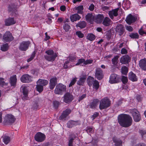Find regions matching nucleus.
<instances>
[{
    "label": "nucleus",
    "mask_w": 146,
    "mask_h": 146,
    "mask_svg": "<svg viewBox=\"0 0 146 146\" xmlns=\"http://www.w3.org/2000/svg\"><path fill=\"white\" fill-rule=\"evenodd\" d=\"M129 79L132 82H136L137 80V77L135 74L132 72H130L128 74Z\"/></svg>",
    "instance_id": "24"
},
{
    "label": "nucleus",
    "mask_w": 146,
    "mask_h": 146,
    "mask_svg": "<svg viewBox=\"0 0 146 146\" xmlns=\"http://www.w3.org/2000/svg\"><path fill=\"white\" fill-rule=\"evenodd\" d=\"M15 120V118L13 115L8 114L5 116L4 121L7 124L12 123L14 122Z\"/></svg>",
    "instance_id": "10"
},
{
    "label": "nucleus",
    "mask_w": 146,
    "mask_h": 146,
    "mask_svg": "<svg viewBox=\"0 0 146 146\" xmlns=\"http://www.w3.org/2000/svg\"><path fill=\"white\" fill-rule=\"evenodd\" d=\"M9 48L8 44L7 43L3 44L1 46V49L3 51H7Z\"/></svg>",
    "instance_id": "40"
},
{
    "label": "nucleus",
    "mask_w": 146,
    "mask_h": 146,
    "mask_svg": "<svg viewBox=\"0 0 146 146\" xmlns=\"http://www.w3.org/2000/svg\"><path fill=\"white\" fill-rule=\"evenodd\" d=\"M75 138L76 136L75 135L70 136L68 140V146H73V141Z\"/></svg>",
    "instance_id": "32"
},
{
    "label": "nucleus",
    "mask_w": 146,
    "mask_h": 146,
    "mask_svg": "<svg viewBox=\"0 0 146 146\" xmlns=\"http://www.w3.org/2000/svg\"><path fill=\"white\" fill-rule=\"evenodd\" d=\"M57 84V78L56 76L51 78L50 80L49 88L51 90H53Z\"/></svg>",
    "instance_id": "17"
},
{
    "label": "nucleus",
    "mask_w": 146,
    "mask_h": 146,
    "mask_svg": "<svg viewBox=\"0 0 146 146\" xmlns=\"http://www.w3.org/2000/svg\"><path fill=\"white\" fill-rule=\"evenodd\" d=\"M93 127L92 126H88L86 127L85 130L89 134L92 133L93 131Z\"/></svg>",
    "instance_id": "43"
},
{
    "label": "nucleus",
    "mask_w": 146,
    "mask_h": 146,
    "mask_svg": "<svg viewBox=\"0 0 146 146\" xmlns=\"http://www.w3.org/2000/svg\"><path fill=\"white\" fill-rule=\"evenodd\" d=\"M139 133L143 137V135L146 134V131L144 130L141 129L139 130Z\"/></svg>",
    "instance_id": "62"
},
{
    "label": "nucleus",
    "mask_w": 146,
    "mask_h": 146,
    "mask_svg": "<svg viewBox=\"0 0 146 146\" xmlns=\"http://www.w3.org/2000/svg\"><path fill=\"white\" fill-rule=\"evenodd\" d=\"M108 14L110 17L112 19H113L114 17H116L118 15V13L116 12L113 9L109 11Z\"/></svg>",
    "instance_id": "31"
},
{
    "label": "nucleus",
    "mask_w": 146,
    "mask_h": 146,
    "mask_svg": "<svg viewBox=\"0 0 146 146\" xmlns=\"http://www.w3.org/2000/svg\"><path fill=\"white\" fill-rule=\"evenodd\" d=\"M30 44V42L29 41H23L19 43V49L21 51H25L28 49Z\"/></svg>",
    "instance_id": "7"
},
{
    "label": "nucleus",
    "mask_w": 146,
    "mask_h": 146,
    "mask_svg": "<svg viewBox=\"0 0 146 146\" xmlns=\"http://www.w3.org/2000/svg\"><path fill=\"white\" fill-rule=\"evenodd\" d=\"M48 83V81L46 80L39 79L36 82V84H39L42 86L47 85Z\"/></svg>",
    "instance_id": "30"
},
{
    "label": "nucleus",
    "mask_w": 146,
    "mask_h": 146,
    "mask_svg": "<svg viewBox=\"0 0 146 146\" xmlns=\"http://www.w3.org/2000/svg\"><path fill=\"white\" fill-rule=\"evenodd\" d=\"M45 53L47 54L46 55H54V51L52 50H48L46 51Z\"/></svg>",
    "instance_id": "53"
},
{
    "label": "nucleus",
    "mask_w": 146,
    "mask_h": 146,
    "mask_svg": "<svg viewBox=\"0 0 146 146\" xmlns=\"http://www.w3.org/2000/svg\"><path fill=\"white\" fill-rule=\"evenodd\" d=\"M118 122L120 125L125 127H128L132 124V119L129 115L122 114L118 117Z\"/></svg>",
    "instance_id": "1"
},
{
    "label": "nucleus",
    "mask_w": 146,
    "mask_h": 146,
    "mask_svg": "<svg viewBox=\"0 0 146 146\" xmlns=\"http://www.w3.org/2000/svg\"><path fill=\"white\" fill-rule=\"evenodd\" d=\"M95 76L96 78L98 80L102 79L104 77L103 72L100 68H98L95 71Z\"/></svg>",
    "instance_id": "14"
},
{
    "label": "nucleus",
    "mask_w": 146,
    "mask_h": 146,
    "mask_svg": "<svg viewBox=\"0 0 146 146\" xmlns=\"http://www.w3.org/2000/svg\"><path fill=\"white\" fill-rule=\"evenodd\" d=\"M64 29L66 32H68L70 28V26L68 24L65 23L63 26Z\"/></svg>",
    "instance_id": "49"
},
{
    "label": "nucleus",
    "mask_w": 146,
    "mask_h": 146,
    "mask_svg": "<svg viewBox=\"0 0 146 146\" xmlns=\"http://www.w3.org/2000/svg\"><path fill=\"white\" fill-rule=\"evenodd\" d=\"M99 115V113L98 112H95L92 115V120H93L96 117H97Z\"/></svg>",
    "instance_id": "63"
},
{
    "label": "nucleus",
    "mask_w": 146,
    "mask_h": 146,
    "mask_svg": "<svg viewBox=\"0 0 146 146\" xmlns=\"http://www.w3.org/2000/svg\"><path fill=\"white\" fill-rule=\"evenodd\" d=\"M116 31L119 36L123 35L125 32L124 27L123 25L121 24H118L116 27Z\"/></svg>",
    "instance_id": "13"
},
{
    "label": "nucleus",
    "mask_w": 146,
    "mask_h": 146,
    "mask_svg": "<svg viewBox=\"0 0 146 146\" xmlns=\"http://www.w3.org/2000/svg\"><path fill=\"white\" fill-rule=\"evenodd\" d=\"M86 78L85 77L80 78L79 80L77 82V84L80 86L83 85L86 80Z\"/></svg>",
    "instance_id": "39"
},
{
    "label": "nucleus",
    "mask_w": 146,
    "mask_h": 146,
    "mask_svg": "<svg viewBox=\"0 0 146 146\" xmlns=\"http://www.w3.org/2000/svg\"><path fill=\"white\" fill-rule=\"evenodd\" d=\"M3 141L5 144L7 145L10 141V137L7 136H4L3 137Z\"/></svg>",
    "instance_id": "41"
},
{
    "label": "nucleus",
    "mask_w": 146,
    "mask_h": 146,
    "mask_svg": "<svg viewBox=\"0 0 146 146\" xmlns=\"http://www.w3.org/2000/svg\"><path fill=\"white\" fill-rule=\"evenodd\" d=\"M122 81L123 84H125L128 82V78L127 77L123 76L121 79Z\"/></svg>",
    "instance_id": "55"
},
{
    "label": "nucleus",
    "mask_w": 146,
    "mask_h": 146,
    "mask_svg": "<svg viewBox=\"0 0 146 146\" xmlns=\"http://www.w3.org/2000/svg\"><path fill=\"white\" fill-rule=\"evenodd\" d=\"M66 90V86L62 84H57L54 90V93L56 94L62 95Z\"/></svg>",
    "instance_id": "3"
},
{
    "label": "nucleus",
    "mask_w": 146,
    "mask_h": 146,
    "mask_svg": "<svg viewBox=\"0 0 146 146\" xmlns=\"http://www.w3.org/2000/svg\"><path fill=\"white\" fill-rule=\"evenodd\" d=\"M86 96V94H83L81 96H80L78 100V101L80 102V101L83 100L84 98Z\"/></svg>",
    "instance_id": "64"
},
{
    "label": "nucleus",
    "mask_w": 146,
    "mask_h": 146,
    "mask_svg": "<svg viewBox=\"0 0 146 146\" xmlns=\"http://www.w3.org/2000/svg\"><path fill=\"white\" fill-rule=\"evenodd\" d=\"M85 62V59L83 58H80L78 59L77 63L76 64V65H78L81 64L83 63V64L84 65V63Z\"/></svg>",
    "instance_id": "50"
},
{
    "label": "nucleus",
    "mask_w": 146,
    "mask_h": 146,
    "mask_svg": "<svg viewBox=\"0 0 146 146\" xmlns=\"http://www.w3.org/2000/svg\"><path fill=\"white\" fill-rule=\"evenodd\" d=\"M38 103L36 101L34 103L32 107V108L33 110L36 109L38 108Z\"/></svg>",
    "instance_id": "51"
},
{
    "label": "nucleus",
    "mask_w": 146,
    "mask_h": 146,
    "mask_svg": "<svg viewBox=\"0 0 146 146\" xmlns=\"http://www.w3.org/2000/svg\"><path fill=\"white\" fill-rule=\"evenodd\" d=\"M17 79L16 75H13L11 76L9 80V83L13 88H15L16 85Z\"/></svg>",
    "instance_id": "12"
},
{
    "label": "nucleus",
    "mask_w": 146,
    "mask_h": 146,
    "mask_svg": "<svg viewBox=\"0 0 146 146\" xmlns=\"http://www.w3.org/2000/svg\"><path fill=\"white\" fill-rule=\"evenodd\" d=\"M92 86L96 90H97L99 88V82L98 81L96 80L94 84L92 85Z\"/></svg>",
    "instance_id": "45"
},
{
    "label": "nucleus",
    "mask_w": 146,
    "mask_h": 146,
    "mask_svg": "<svg viewBox=\"0 0 146 146\" xmlns=\"http://www.w3.org/2000/svg\"><path fill=\"white\" fill-rule=\"evenodd\" d=\"M86 38L91 41H93L96 38L95 36L92 33L88 34L86 36Z\"/></svg>",
    "instance_id": "38"
},
{
    "label": "nucleus",
    "mask_w": 146,
    "mask_h": 146,
    "mask_svg": "<svg viewBox=\"0 0 146 146\" xmlns=\"http://www.w3.org/2000/svg\"><path fill=\"white\" fill-rule=\"evenodd\" d=\"M95 17L93 16L92 13H88L86 16V21L88 23L92 24L93 22Z\"/></svg>",
    "instance_id": "21"
},
{
    "label": "nucleus",
    "mask_w": 146,
    "mask_h": 146,
    "mask_svg": "<svg viewBox=\"0 0 146 146\" xmlns=\"http://www.w3.org/2000/svg\"><path fill=\"white\" fill-rule=\"evenodd\" d=\"M84 7L83 5H80L76 7L75 10L77 11V13L79 14H82L83 13Z\"/></svg>",
    "instance_id": "37"
},
{
    "label": "nucleus",
    "mask_w": 146,
    "mask_h": 146,
    "mask_svg": "<svg viewBox=\"0 0 146 146\" xmlns=\"http://www.w3.org/2000/svg\"><path fill=\"white\" fill-rule=\"evenodd\" d=\"M104 18V17L103 15L99 14L95 17L96 20V22L98 23H101Z\"/></svg>",
    "instance_id": "29"
},
{
    "label": "nucleus",
    "mask_w": 146,
    "mask_h": 146,
    "mask_svg": "<svg viewBox=\"0 0 146 146\" xmlns=\"http://www.w3.org/2000/svg\"><path fill=\"white\" fill-rule=\"evenodd\" d=\"M86 23L85 21H80L76 24V27H78L81 29H83L86 27Z\"/></svg>",
    "instance_id": "33"
},
{
    "label": "nucleus",
    "mask_w": 146,
    "mask_h": 146,
    "mask_svg": "<svg viewBox=\"0 0 146 146\" xmlns=\"http://www.w3.org/2000/svg\"><path fill=\"white\" fill-rule=\"evenodd\" d=\"M22 90L23 94L22 97V99L23 100H28L29 98L28 95V90L27 87L24 86L22 87Z\"/></svg>",
    "instance_id": "20"
},
{
    "label": "nucleus",
    "mask_w": 146,
    "mask_h": 146,
    "mask_svg": "<svg viewBox=\"0 0 146 146\" xmlns=\"http://www.w3.org/2000/svg\"><path fill=\"white\" fill-rule=\"evenodd\" d=\"M93 61L92 60H85L84 65H82V66H84L88 64H91L92 63Z\"/></svg>",
    "instance_id": "56"
},
{
    "label": "nucleus",
    "mask_w": 146,
    "mask_h": 146,
    "mask_svg": "<svg viewBox=\"0 0 146 146\" xmlns=\"http://www.w3.org/2000/svg\"><path fill=\"white\" fill-rule=\"evenodd\" d=\"M134 121L136 122L139 121L141 119V115L139 112L136 109H132L130 110Z\"/></svg>",
    "instance_id": "6"
},
{
    "label": "nucleus",
    "mask_w": 146,
    "mask_h": 146,
    "mask_svg": "<svg viewBox=\"0 0 146 146\" xmlns=\"http://www.w3.org/2000/svg\"><path fill=\"white\" fill-rule=\"evenodd\" d=\"M129 36L131 38L133 39L138 38H139V35L137 33H130Z\"/></svg>",
    "instance_id": "44"
},
{
    "label": "nucleus",
    "mask_w": 146,
    "mask_h": 146,
    "mask_svg": "<svg viewBox=\"0 0 146 146\" xmlns=\"http://www.w3.org/2000/svg\"><path fill=\"white\" fill-rule=\"evenodd\" d=\"M95 6L93 3H91L89 6L88 9L91 11H93L94 9Z\"/></svg>",
    "instance_id": "58"
},
{
    "label": "nucleus",
    "mask_w": 146,
    "mask_h": 146,
    "mask_svg": "<svg viewBox=\"0 0 146 146\" xmlns=\"http://www.w3.org/2000/svg\"><path fill=\"white\" fill-rule=\"evenodd\" d=\"M69 63V62L68 60H67L65 62L63 65V67L64 69L68 68V65Z\"/></svg>",
    "instance_id": "61"
},
{
    "label": "nucleus",
    "mask_w": 146,
    "mask_h": 146,
    "mask_svg": "<svg viewBox=\"0 0 146 146\" xmlns=\"http://www.w3.org/2000/svg\"><path fill=\"white\" fill-rule=\"evenodd\" d=\"M8 11L11 13V16H15L18 15L17 5L14 3H11L9 5Z\"/></svg>",
    "instance_id": "4"
},
{
    "label": "nucleus",
    "mask_w": 146,
    "mask_h": 146,
    "mask_svg": "<svg viewBox=\"0 0 146 146\" xmlns=\"http://www.w3.org/2000/svg\"><path fill=\"white\" fill-rule=\"evenodd\" d=\"M111 20L108 17H106L104 19L103 22V24L106 26L109 25L111 22Z\"/></svg>",
    "instance_id": "35"
},
{
    "label": "nucleus",
    "mask_w": 146,
    "mask_h": 146,
    "mask_svg": "<svg viewBox=\"0 0 146 146\" xmlns=\"http://www.w3.org/2000/svg\"><path fill=\"white\" fill-rule=\"evenodd\" d=\"M77 78L75 77L73 78L72 80L71 81V82L69 85V87L72 86L74 85L76 82L77 81Z\"/></svg>",
    "instance_id": "48"
},
{
    "label": "nucleus",
    "mask_w": 146,
    "mask_h": 146,
    "mask_svg": "<svg viewBox=\"0 0 146 146\" xmlns=\"http://www.w3.org/2000/svg\"><path fill=\"white\" fill-rule=\"evenodd\" d=\"M5 22V25L7 26H10L15 24L16 22L14 20V19L13 17H10L6 19Z\"/></svg>",
    "instance_id": "25"
},
{
    "label": "nucleus",
    "mask_w": 146,
    "mask_h": 146,
    "mask_svg": "<svg viewBox=\"0 0 146 146\" xmlns=\"http://www.w3.org/2000/svg\"><path fill=\"white\" fill-rule=\"evenodd\" d=\"M3 39L6 42H10L13 39V37L10 32L7 31L4 34Z\"/></svg>",
    "instance_id": "11"
},
{
    "label": "nucleus",
    "mask_w": 146,
    "mask_h": 146,
    "mask_svg": "<svg viewBox=\"0 0 146 146\" xmlns=\"http://www.w3.org/2000/svg\"><path fill=\"white\" fill-rule=\"evenodd\" d=\"M128 71V69L126 66H124L121 68L122 73L124 75H126Z\"/></svg>",
    "instance_id": "47"
},
{
    "label": "nucleus",
    "mask_w": 146,
    "mask_h": 146,
    "mask_svg": "<svg viewBox=\"0 0 146 146\" xmlns=\"http://www.w3.org/2000/svg\"><path fill=\"white\" fill-rule=\"evenodd\" d=\"M77 124V122L73 121H69L67 123V126L68 128L72 127L76 125Z\"/></svg>",
    "instance_id": "34"
},
{
    "label": "nucleus",
    "mask_w": 146,
    "mask_h": 146,
    "mask_svg": "<svg viewBox=\"0 0 146 146\" xmlns=\"http://www.w3.org/2000/svg\"><path fill=\"white\" fill-rule=\"evenodd\" d=\"M72 110L69 108L66 109L63 111L61 115L59 117V119L62 120L66 118L71 112Z\"/></svg>",
    "instance_id": "18"
},
{
    "label": "nucleus",
    "mask_w": 146,
    "mask_h": 146,
    "mask_svg": "<svg viewBox=\"0 0 146 146\" xmlns=\"http://www.w3.org/2000/svg\"><path fill=\"white\" fill-rule=\"evenodd\" d=\"M111 105L110 101L107 97H105L101 100L99 108L100 110L106 109L109 107Z\"/></svg>",
    "instance_id": "2"
},
{
    "label": "nucleus",
    "mask_w": 146,
    "mask_h": 146,
    "mask_svg": "<svg viewBox=\"0 0 146 146\" xmlns=\"http://www.w3.org/2000/svg\"><path fill=\"white\" fill-rule=\"evenodd\" d=\"M76 34L80 38H82L84 36V34L80 31H76Z\"/></svg>",
    "instance_id": "52"
},
{
    "label": "nucleus",
    "mask_w": 146,
    "mask_h": 146,
    "mask_svg": "<svg viewBox=\"0 0 146 146\" xmlns=\"http://www.w3.org/2000/svg\"><path fill=\"white\" fill-rule=\"evenodd\" d=\"M63 98V102L66 103H70L74 99V97L72 94L69 92H66Z\"/></svg>",
    "instance_id": "5"
},
{
    "label": "nucleus",
    "mask_w": 146,
    "mask_h": 146,
    "mask_svg": "<svg viewBox=\"0 0 146 146\" xmlns=\"http://www.w3.org/2000/svg\"><path fill=\"white\" fill-rule=\"evenodd\" d=\"M130 60V58L128 55L123 56L120 58V61L122 64H125L128 63Z\"/></svg>",
    "instance_id": "19"
},
{
    "label": "nucleus",
    "mask_w": 146,
    "mask_h": 146,
    "mask_svg": "<svg viewBox=\"0 0 146 146\" xmlns=\"http://www.w3.org/2000/svg\"><path fill=\"white\" fill-rule=\"evenodd\" d=\"M35 52H33L30 57L27 60V62H29L31 61L34 58L35 56Z\"/></svg>",
    "instance_id": "54"
},
{
    "label": "nucleus",
    "mask_w": 146,
    "mask_h": 146,
    "mask_svg": "<svg viewBox=\"0 0 146 146\" xmlns=\"http://www.w3.org/2000/svg\"><path fill=\"white\" fill-rule=\"evenodd\" d=\"M53 104L54 108L56 109L58 108L60 104V102L57 101H54L53 102Z\"/></svg>",
    "instance_id": "57"
},
{
    "label": "nucleus",
    "mask_w": 146,
    "mask_h": 146,
    "mask_svg": "<svg viewBox=\"0 0 146 146\" xmlns=\"http://www.w3.org/2000/svg\"><path fill=\"white\" fill-rule=\"evenodd\" d=\"M99 100L98 99L94 100L93 102H92L90 105V108L94 109L96 108L98 102Z\"/></svg>",
    "instance_id": "36"
},
{
    "label": "nucleus",
    "mask_w": 146,
    "mask_h": 146,
    "mask_svg": "<svg viewBox=\"0 0 146 146\" xmlns=\"http://www.w3.org/2000/svg\"><path fill=\"white\" fill-rule=\"evenodd\" d=\"M21 80L23 83H28L32 81L31 76L28 74L23 75L21 78Z\"/></svg>",
    "instance_id": "15"
},
{
    "label": "nucleus",
    "mask_w": 146,
    "mask_h": 146,
    "mask_svg": "<svg viewBox=\"0 0 146 146\" xmlns=\"http://www.w3.org/2000/svg\"><path fill=\"white\" fill-rule=\"evenodd\" d=\"M57 56V55L56 53H55L54 55H44V58L46 60L48 61L53 62L55 60Z\"/></svg>",
    "instance_id": "23"
},
{
    "label": "nucleus",
    "mask_w": 146,
    "mask_h": 146,
    "mask_svg": "<svg viewBox=\"0 0 146 146\" xmlns=\"http://www.w3.org/2000/svg\"><path fill=\"white\" fill-rule=\"evenodd\" d=\"M139 33L141 35H143V34L146 35V32H145L143 29L142 27L139 30Z\"/></svg>",
    "instance_id": "59"
},
{
    "label": "nucleus",
    "mask_w": 146,
    "mask_h": 146,
    "mask_svg": "<svg viewBox=\"0 0 146 146\" xmlns=\"http://www.w3.org/2000/svg\"><path fill=\"white\" fill-rule=\"evenodd\" d=\"M112 140L115 146H123V141L120 139L113 137L112 138Z\"/></svg>",
    "instance_id": "22"
},
{
    "label": "nucleus",
    "mask_w": 146,
    "mask_h": 146,
    "mask_svg": "<svg viewBox=\"0 0 146 146\" xmlns=\"http://www.w3.org/2000/svg\"><path fill=\"white\" fill-rule=\"evenodd\" d=\"M119 81V77L117 75L115 74H112L111 75L109 80L110 83L111 84L117 83Z\"/></svg>",
    "instance_id": "8"
},
{
    "label": "nucleus",
    "mask_w": 146,
    "mask_h": 146,
    "mask_svg": "<svg viewBox=\"0 0 146 146\" xmlns=\"http://www.w3.org/2000/svg\"><path fill=\"white\" fill-rule=\"evenodd\" d=\"M125 29L127 31L129 32H131L133 31V29L132 27L131 26H125Z\"/></svg>",
    "instance_id": "60"
},
{
    "label": "nucleus",
    "mask_w": 146,
    "mask_h": 146,
    "mask_svg": "<svg viewBox=\"0 0 146 146\" xmlns=\"http://www.w3.org/2000/svg\"><path fill=\"white\" fill-rule=\"evenodd\" d=\"M36 89V90L39 93H41L42 92L43 90V87L38 84H37Z\"/></svg>",
    "instance_id": "42"
},
{
    "label": "nucleus",
    "mask_w": 146,
    "mask_h": 146,
    "mask_svg": "<svg viewBox=\"0 0 146 146\" xmlns=\"http://www.w3.org/2000/svg\"><path fill=\"white\" fill-rule=\"evenodd\" d=\"M118 58V56H116L111 60V61L113 64L114 65H116L117 63V60Z\"/></svg>",
    "instance_id": "46"
},
{
    "label": "nucleus",
    "mask_w": 146,
    "mask_h": 146,
    "mask_svg": "<svg viewBox=\"0 0 146 146\" xmlns=\"http://www.w3.org/2000/svg\"><path fill=\"white\" fill-rule=\"evenodd\" d=\"M136 20V18L131 14H129L127 17L125 21L126 23L131 25L132 23H134Z\"/></svg>",
    "instance_id": "16"
},
{
    "label": "nucleus",
    "mask_w": 146,
    "mask_h": 146,
    "mask_svg": "<svg viewBox=\"0 0 146 146\" xmlns=\"http://www.w3.org/2000/svg\"><path fill=\"white\" fill-rule=\"evenodd\" d=\"M139 65L141 69L146 70V59L144 58L141 60L139 61Z\"/></svg>",
    "instance_id": "26"
},
{
    "label": "nucleus",
    "mask_w": 146,
    "mask_h": 146,
    "mask_svg": "<svg viewBox=\"0 0 146 146\" xmlns=\"http://www.w3.org/2000/svg\"><path fill=\"white\" fill-rule=\"evenodd\" d=\"M96 80L94 78L90 76H89L87 78V82L90 87H91L94 84Z\"/></svg>",
    "instance_id": "28"
},
{
    "label": "nucleus",
    "mask_w": 146,
    "mask_h": 146,
    "mask_svg": "<svg viewBox=\"0 0 146 146\" xmlns=\"http://www.w3.org/2000/svg\"><path fill=\"white\" fill-rule=\"evenodd\" d=\"M46 138L45 135L40 132H38L37 133L35 136V140L39 142H42L44 141Z\"/></svg>",
    "instance_id": "9"
},
{
    "label": "nucleus",
    "mask_w": 146,
    "mask_h": 146,
    "mask_svg": "<svg viewBox=\"0 0 146 146\" xmlns=\"http://www.w3.org/2000/svg\"><path fill=\"white\" fill-rule=\"evenodd\" d=\"M81 17L78 13L75 14L70 16V18L72 22L79 20L81 18Z\"/></svg>",
    "instance_id": "27"
}]
</instances>
